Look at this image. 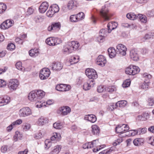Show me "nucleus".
Wrapping results in <instances>:
<instances>
[{"instance_id": "7ed1b4c3", "label": "nucleus", "mask_w": 154, "mask_h": 154, "mask_svg": "<svg viewBox=\"0 0 154 154\" xmlns=\"http://www.w3.org/2000/svg\"><path fill=\"white\" fill-rule=\"evenodd\" d=\"M46 43L50 46H54L59 45L62 42L60 38L54 37H50L47 38L45 40Z\"/></svg>"}, {"instance_id": "bf43d9fd", "label": "nucleus", "mask_w": 154, "mask_h": 154, "mask_svg": "<svg viewBox=\"0 0 154 154\" xmlns=\"http://www.w3.org/2000/svg\"><path fill=\"white\" fill-rule=\"evenodd\" d=\"M22 119H18L13 122L12 123H13V125H14L15 127H16V125L21 124L22 123Z\"/></svg>"}, {"instance_id": "5701e85b", "label": "nucleus", "mask_w": 154, "mask_h": 154, "mask_svg": "<svg viewBox=\"0 0 154 154\" xmlns=\"http://www.w3.org/2000/svg\"><path fill=\"white\" fill-rule=\"evenodd\" d=\"M108 52L109 56L111 58L115 57L117 53L115 49L113 47L109 48L108 49Z\"/></svg>"}, {"instance_id": "f704fd0d", "label": "nucleus", "mask_w": 154, "mask_h": 154, "mask_svg": "<svg viewBox=\"0 0 154 154\" xmlns=\"http://www.w3.org/2000/svg\"><path fill=\"white\" fill-rule=\"evenodd\" d=\"M138 17L137 18H138L140 21L141 23H146L147 20V18L146 17L143 15L141 14H139L137 15Z\"/></svg>"}, {"instance_id": "052dcab7", "label": "nucleus", "mask_w": 154, "mask_h": 154, "mask_svg": "<svg viewBox=\"0 0 154 154\" xmlns=\"http://www.w3.org/2000/svg\"><path fill=\"white\" fill-rule=\"evenodd\" d=\"M98 146H95L98 147L99 146V147H97L96 149L94 148L93 149V151L94 152H96L98 151L99 150H100V149H102L103 148H104L105 146V145H99V142H98Z\"/></svg>"}, {"instance_id": "338daca9", "label": "nucleus", "mask_w": 154, "mask_h": 154, "mask_svg": "<svg viewBox=\"0 0 154 154\" xmlns=\"http://www.w3.org/2000/svg\"><path fill=\"white\" fill-rule=\"evenodd\" d=\"M15 66L17 68L18 70H22V63L21 62H17Z\"/></svg>"}, {"instance_id": "09e8293b", "label": "nucleus", "mask_w": 154, "mask_h": 154, "mask_svg": "<svg viewBox=\"0 0 154 154\" xmlns=\"http://www.w3.org/2000/svg\"><path fill=\"white\" fill-rule=\"evenodd\" d=\"M77 17L76 14L72 15L69 18L70 21L72 22H76L78 21Z\"/></svg>"}, {"instance_id": "a211bd4d", "label": "nucleus", "mask_w": 154, "mask_h": 154, "mask_svg": "<svg viewBox=\"0 0 154 154\" xmlns=\"http://www.w3.org/2000/svg\"><path fill=\"white\" fill-rule=\"evenodd\" d=\"M10 97L8 96H5L3 97H0V106L7 104L10 102Z\"/></svg>"}, {"instance_id": "774afa93", "label": "nucleus", "mask_w": 154, "mask_h": 154, "mask_svg": "<svg viewBox=\"0 0 154 154\" xmlns=\"http://www.w3.org/2000/svg\"><path fill=\"white\" fill-rule=\"evenodd\" d=\"M42 137V133L39 132L35 135L34 137L36 139H39L41 138Z\"/></svg>"}, {"instance_id": "72a5a7b5", "label": "nucleus", "mask_w": 154, "mask_h": 154, "mask_svg": "<svg viewBox=\"0 0 154 154\" xmlns=\"http://www.w3.org/2000/svg\"><path fill=\"white\" fill-rule=\"evenodd\" d=\"M23 137V135L18 131L15 132V134L14 137V140L17 141L18 139H21Z\"/></svg>"}, {"instance_id": "a19ab883", "label": "nucleus", "mask_w": 154, "mask_h": 154, "mask_svg": "<svg viewBox=\"0 0 154 154\" xmlns=\"http://www.w3.org/2000/svg\"><path fill=\"white\" fill-rule=\"evenodd\" d=\"M35 106L38 108L45 107L46 106L45 102L43 101L41 102L38 101L35 103Z\"/></svg>"}, {"instance_id": "2f4dec72", "label": "nucleus", "mask_w": 154, "mask_h": 154, "mask_svg": "<svg viewBox=\"0 0 154 154\" xmlns=\"http://www.w3.org/2000/svg\"><path fill=\"white\" fill-rule=\"evenodd\" d=\"M127 17L130 20H134L137 18V15H136L134 13H129L126 15Z\"/></svg>"}, {"instance_id": "9d476101", "label": "nucleus", "mask_w": 154, "mask_h": 154, "mask_svg": "<svg viewBox=\"0 0 154 154\" xmlns=\"http://www.w3.org/2000/svg\"><path fill=\"white\" fill-rule=\"evenodd\" d=\"M100 14L101 17L105 20H108L109 19L108 10L105 6H103L100 11Z\"/></svg>"}, {"instance_id": "58836bf2", "label": "nucleus", "mask_w": 154, "mask_h": 154, "mask_svg": "<svg viewBox=\"0 0 154 154\" xmlns=\"http://www.w3.org/2000/svg\"><path fill=\"white\" fill-rule=\"evenodd\" d=\"M127 104V102L126 100H121L116 103L118 107H125Z\"/></svg>"}, {"instance_id": "6e6552de", "label": "nucleus", "mask_w": 154, "mask_h": 154, "mask_svg": "<svg viewBox=\"0 0 154 154\" xmlns=\"http://www.w3.org/2000/svg\"><path fill=\"white\" fill-rule=\"evenodd\" d=\"M19 85L18 80L15 79H10L9 81L8 87L11 90H15Z\"/></svg>"}, {"instance_id": "39448f33", "label": "nucleus", "mask_w": 154, "mask_h": 154, "mask_svg": "<svg viewBox=\"0 0 154 154\" xmlns=\"http://www.w3.org/2000/svg\"><path fill=\"white\" fill-rule=\"evenodd\" d=\"M86 75L90 79H94L97 78V75L96 71L94 69H87L85 71Z\"/></svg>"}, {"instance_id": "37998d69", "label": "nucleus", "mask_w": 154, "mask_h": 154, "mask_svg": "<svg viewBox=\"0 0 154 154\" xmlns=\"http://www.w3.org/2000/svg\"><path fill=\"white\" fill-rule=\"evenodd\" d=\"M50 8L54 13L58 12L59 10V7L57 4H53Z\"/></svg>"}, {"instance_id": "6ab92c4d", "label": "nucleus", "mask_w": 154, "mask_h": 154, "mask_svg": "<svg viewBox=\"0 0 154 154\" xmlns=\"http://www.w3.org/2000/svg\"><path fill=\"white\" fill-rule=\"evenodd\" d=\"M84 119L92 123L95 122L97 121V118L95 115L93 114H89L85 116Z\"/></svg>"}, {"instance_id": "4c0bfd02", "label": "nucleus", "mask_w": 154, "mask_h": 154, "mask_svg": "<svg viewBox=\"0 0 154 154\" xmlns=\"http://www.w3.org/2000/svg\"><path fill=\"white\" fill-rule=\"evenodd\" d=\"M124 135H122L121 134H119V137H120L117 139V140H116L113 143V145L114 146H116L121 143L123 141L122 137H124Z\"/></svg>"}, {"instance_id": "0e129e2a", "label": "nucleus", "mask_w": 154, "mask_h": 154, "mask_svg": "<svg viewBox=\"0 0 154 154\" xmlns=\"http://www.w3.org/2000/svg\"><path fill=\"white\" fill-rule=\"evenodd\" d=\"M6 85V82L2 79H0V88H4Z\"/></svg>"}, {"instance_id": "c9c22d12", "label": "nucleus", "mask_w": 154, "mask_h": 154, "mask_svg": "<svg viewBox=\"0 0 154 154\" xmlns=\"http://www.w3.org/2000/svg\"><path fill=\"white\" fill-rule=\"evenodd\" d=\"M143 142V140L142 139L137 138L133 141V143L135 146H139Z\"/></svg>"}, {"instance_id": "393cba45", "label": "nucleus", "mask_w": 154, "mask_h": 154, "mask_svg": "<svg viewBox=\"0 0 154 154\" xmlns=\"http://www.w3.org/2000/svg\"><path fill=\"white\" fill-rule=\"evenodd\" d=\"M149 118V113L144 112L141 115L138 116L137 119L138 120L145 121Z\"/></svg>"}, {"instance_id": "680f3d73", "label": "nucleus", "mask_w": 154, "mask_h": 154, "mask_svg": "<svg viewBox=\"0 0 154 154\" xmlns=\"http://www.w3.org/2000/svg\"><path fill=\"white\" fill-rule=\"evenodd\" d=\"M91 88L89 84L87 82L85 83L83 86V89L85 91L90 89Z\"/></svg>"}, {"instance_id": "9b49d317", "label": "nucleus", "mask_w": 154, "mask_h": 154, "mask_svg": "<svg viewBox=\"0 0 154 154\" xmlns=\"http://www.w3.org/2000/svg\"><path fill=\"white\" fill-rule=\"evenodd\" d=\"M71 88V87L69 85L63 84L57 85L56 87V90L62 92H65L68 91Z\"/></svg>"}, {"instance_id": "473e14b6", "label": "nucleus", "mask_w": 154, "mask_h": 154, "mask_svg": "<svg viewBox=\"0 0 154 154\" xmlns=\"http://www.w3.org/2000/svg\"><path fill=\"white\" fill-rule=\"evenodd\" d=\"M98 140H93L91 142L87 143L89 144L88 145V149H91L96 146H98Z\"/></svg>"}, {"instance_id": "49530a36", "label": "nucleus", "mask_w": 154, "mask_h": 154, "mask_svg": "<svg viewBox=\"0 0 154 154\" xmlns=\"http://www.w3.org/2000/svg\"><path fill=\"white\" fill-rule=\"evenodd\" d=\"M118 107L116 103H110L109 105V107L108 109L110 111H112L115 109H116Z\"/></svg>"}, {"instance_id": "c85d7f7f", "label": "nucleus", "mask_w": 154, "mask_h": 154, "mask_svg": "<svg viewBox=\"0 0 154 154\" xmlns=\"http://www.w3.org/2000/svg\"><path fill=\"white\" fill-rule=\"evenodd\" d=\"M69 61L71 64L76 63L79 61V57L78 56L72 57Z\"/></svg>"}, {"instance_id": "f257e3e1", "label": "nucleus", "mask_w": 154, "mask_h": 154, "mask_svg": "<svg viewBox=\"0 0 154 154\" xmlns=\"http://www.w3.org/2000/svg\"><path fill=\"white\" fill-rule=\"evenodd\" d=\"M79 46V43L77 41L69 42L63 46L62 52L64 54H68L78 50Z\"/></svg>"}, {"instance_id": "a18cd8bd", "label": "nucleus", "mask_w": 154, "mask_h": 154, "mask_svg": "<svg viewBox=\"0 0 154 154\" xmlns=\"http://www.w3.org/2000/svg\"><path fill=\"white\" fill-rule=\"evenodd\" d=\"M108 33H109L108 32V31H107L106 29H101L99 32V34L105 37H106Z\"/></svg>"}, {"instance_id": "a878e982", "label": "nucleus", "mask_w": 154, "mask_h": 154, "mask_svg": "<svg viewBox=\"0 0 154 154\" xmlns=\"http://www.w3.org/2000/svg\"><path fill=\"white\" fill-rule=\"evenodd\" d=\"M77 2L75 1L71 0L69 2L67 5L68 8L71 10L75 7H77Z\"/></svg>"}, {"instance_id": "4d7b16f0", "label": "nucleus", "mask_w": 154, "mask_h": 154, "mask_svg": "<svg viewBox=\"0 0 154 154\" xmlns=\"http://www.w3.org/2000/svg\"><path fill=\"white\" fill-rule=\"evenodd\" d=\"M15 46L13 43H10L8 45L7 47V49L10 51H12L15 49Z\"/></svg>"}, {"instance_id": "4468645a", "label": "nucleus", "mask_w": 154, "mask_h": 154, "mask_svg": "<svg viewBox=\"0 0 154 154\" xmlns=\"http://www.w3.org/2000/svg\"><path fill=\"white\" fill-rule=\"evenodd\" d=\"M14 23V22L13 20H7L1 24L0 28L3 29H7L11 27Z\"/></svg>"}, {"instance_id": "b1692460", "label": "nucleus", "mask_w": 154, "mask_h": 154, "mask_svg": "<svg viewBox=\"0 0 154 154\" xmlns=\"http://www.w3.org/2000/svg\"><path fill=\"white\" fill-rule=\"evenodd\" d=\"M61 148V145H57L54 146V149L51 151L50 154H58L60 151Z\"/></svg>"}, {"instance_id": "e2e57ef3", "label": "nucleus", "mask_w": 154, "mask_h": 154, "mask_svg": "<svg viewBox=\"0 0 154 154\" xmlns=\"http://www.w3.org/2000/svg\"><path fill=\"white\" fill-rule=\"evenodd\" d=\"M148 143L152 146H154V137H148Z\"/></svg>"}, {"instance_id": "5fc2aeb1", "label": "nucleus", "mask_w": 154, "mask_h": 154, "mask_svg": "<svg viewBox=\"0 0 154 154\" xmlns=\"http://www.w3.org/2000/svg\"><path fill=\"white\" fill-rule=\"evenodd\" d=\"M54 14V13L50 7L48 10L47 11L46 13L47 16L49 17H51Z\"/></svg>"}, {"instance_id": "cd10ccee", "label": "nucleus", "mask_w": 154, "mask_h": 154, "mask_svg": "<svg viewBox=\"0 0 154 154\" xmlns=\"http://www.w3.org/2000/svg\"><path fill=\"white\" fill-rule=\"evenodd\" d=\"M92 132L94 135H97L100 132V129L99 127L96 125H94L92 126Z\"/></svg>"}, {"instance_id": "79ce46f5", "label": "nucleus", "mask_w": 154, "mask_h": 154, "mask_svg": "<svg viewBox=\"0 0 154 154\" xmlns=\"http://www.w3.org/2000/svg\"><path fill=\"white\" fill-rule=\"evenodd\" d=\"M116 90V87L114 86H112L105 88V91L109 92H112Z\"/></svg>"}, {"instance_id": "c756f323", "label": "nucleus", "mask_w": 154, "mask_h": 154, "mask_svg": "<svg viewBox=\"0 0 154 154\" xmlns=\"http://www.w3.org/2000/svg\"><path fill=\"white\" fill-rule=\"evenodd\" d=\"M39 54L38 50L37 49H31L29 51V54L31 57H35L38 55Z\"/></svg>"}, {"instance_id": "1a4fd4ad", "label": "nucleus", "mask_w": 154, "mask_h": 154, "mask_svg": "<svg viewBox=\"0 0 154 154\" xmlns=\"http://www.w3.org/2000/svg\"><path fill=\"white\" fill-rule=\"evenodd\" d=\"M61 27V24L60 22H54L52 23L51 26H48V30L49 31H57L60 29Z\"/></svg>"}, {"instance_id": "8fccbe9b", "label": "nucleus", "mask_w": 154, "mask_h": 154, "mask_svg": "<svg viewBox=\"0 0 154 154\" xmlns=\"http://www.w3.org/2000/svg\"><path fill=\"white\" fill-rule=\"evenodd\" d=\"M149 82H146L145 81H144L141 85V88L144 89H148L149 87Z\"/></svg>"}, {"instance_id": "e433bc0d", "label": "nucleus", "mask_w": 154, "mask_h": 154, "mask_svg": "<svg viewBox=\"0 0 154 154\" xmlns=\"http://www.w3.org/2000/svg\"><path fill=\"white\" fill-rule=\"evenodd\" d=\"M138 133V130H130L125 135L129 136H134Z\"/></svg>"}, {"instance_id": "20e7f679", "label": "nucleus", "mask_w": 154, "mask_h": 154, "mask_svg": "<svg viewBox=\"0 0 154 154\" xmlns=\"http://www.w3.org/2000/svg\"><path fill=\"white\" fill-rule=\"evenodd\" d=\"M140 71V69L137 66L131 65L127 67L125 70V73L129 75H134Z\"/></svg>"}, {"instance_id": "13d9d810", "label": "nucleus", "mask_w": 154, "mask_h": 154, "mask_svg": "<svg viewBox=\"0 0 154 154\" xmlns=\"http://www.w3.org/2000/svg\"><path fill=\"white\" fill-rule=\"evenodd\" d=\"M148 105L149 106H152L154 104V99L153 98L150 97L149 98L148 100Z\"/></svg>"}, {"instance_id": "f3484780", "label": "nucleus", "mask_w": 154, "mask_h": 154, "mask_svg": "<svg viewBox=\"0 0 154 154\" xmlns=\"http://www.w3.org/2000/svg\"><path fill=\"white\" fill-rule=\"evenodd\" d=\"M51 67L53 70L59 71L62 69L63 65L60 62H55L52 64L51 66Z\"/></svg>"}, {"instance_id": "6e6d98bb", "label": "nucleus", "mask_w": 154, "mask_h": 154, "mask_svg": "<svg viewBox=\"0 0 154 154\" xmlns=\"http://www.w3.org/2000/svg\"><path fill=\"white\" fill-rule=\"evenodd\" d=\"M97 91L99 93H102L105 91V88H104L103 86L100 85L97 87Z\"/></svg>"}, {"instance_id": "423d86ee", "label": "nucleus", "mask_w": 154, "mask_h": 154, "mask_svg": "<svg viewBox=\"0 0 154 154\" xmlns=\"http://www.w3.org/2000/svg\"><path fill=\"white\" fill-rule=\"evenodd\" d=\"M50 74V72L47 68H44L40 71L39 77L41 80H45L48 78Z\"/></svg>"}, {"instance_id": "f8f14e48", "label": "nucleus", "mask_w": 154, "mask_h": 154, "mask_svg": "<svg viewBox=\"0 0 154 154\" xmlns=\"http://www.w3.org/2000/svg\"><path fill=\"white\" fill-rule=\"evenodd\" d=\"M116 48L118 53L123 56L126 55L127 48L124 45L122 44H119L117 46Z\"/></svg>"}, {"instance_id": "ea45409f", "label": "nucleus", "mask_w": 154, "mask_h": 154, "mask_svg": "<svg viewBox=\"0 0 154 154\" xmlns=\"http://www.w3.org/2000/svg\"><path fill=\"white\" fill-rule=\"evenodd\" d=\"M53 127L56 129H60L63 128V125L59 122H57L54 123L53 125Z\"/></svg>"}, {"instance_id": "f03ea898", "label": "nucleus", "mask_w": 154, "mask_h": 154, "mask_svg": "<svg viewBox=\"0 0 154 154\" xmlns=\"http://www.w3.org/2000/svg\"><path fill=\"white\" fill-rule=\"evenodd\" d=\"M45 95V92L42 90L33 91L28 94V98L31 101H38L43 98Z\"/></svg>"}, {"instance_id": "ddd939ff", "label": "nucleus", "mask_w": 154, "mask_h": 154, "mask_svg": "<svg viewBox=\"0 0 154 154\" xmlns=\"http://www.w3.org/2000/svg\"><path fill=\"white\" fill-rule=\"evenodd\" d=\"M96 64L101 66H105L106 63V58L103 55H99L96 59Z\"/></svg>"}, {"instance_id": "3c124183", "label": "nucleus", "mask_w": 154, "mask_h": 154, "mask_svg": "<svg viewBox=\"0 0 154 154\" xmlns=\"http://www.w3.org/2000/svg\"><path fill=\"white\" fill-rule=\"evenodd\" d=\"M77 17V19L78 21L82 20L85 18V14L83 13L82 12H79L77 14H76Z\"/></svg>"}, {"instance_id": "69168bd1", "label": "nucleus", "mask_w": 154, "mask_h": 154, "mask_svg": "<svg viewBox=\"0 0 154 154\" xmlns=\"http://www.w3.org/2000/svg\"><path fill=\"white\" fill-rule=\"evenodd\" d=\"M115 149L114 147H112L107 149L104 150V151H105L106 154H110L112 151Z\"/></svg>"}, {"instance_id": "c03bdc74", "label": "nucleus", "mask_w": 154, "mask_h": 154, "mask_svg": "<svg viewBox=\"0 0 154 154\" xmlns=\"http://www.w3.org/2000/svg\"><path fill=\"white\" fill-rule=\"evenodd\" d=\"M6 5L3 3H0V14L3 13L6 10Z\"/></svg>"}, {"instance_id": "7c9ffc66", "label": "nucleus", "mask_w": 154, "mask_h": 154, "mask_svg": "<svg viewBox=\"0 0 154 154\" xmlns=\"http://www.w3.org/2000/svg\"><path fill=\"white\" fill-rule=\"evenodd\" d=\"M142 76L144 81L146 82H149V80L151 78V75L147 72L142 73Z\"/></svg>"}, {"instance_id": "dca6fc26", "label": "nucleus", "mask_w": 154, "mask_h": 154, "mask_svg": "<svg viewBox=\"0 0 154 154\" xmlns=\"http://www.w3.org/2000/svg\"><path fill=\"white\" fill-rule=\"evenodd\" d=\"M59 110L63 116L66 115L71 112L70 108L67 106H62L59 108Z\"/></svg>"}, {"instance_id": "bb28decb", "label": "nucleus", "mask_w": 154, "mask_h": 154, "mask_svg": "<svg viewBox=\"0 0 154 154\" xmlns=\"http://www.w3.org/2000/svg\"><path fill=\"white\" fill-rule=\"evenodd\" d=\"M61 137L60 134L55 133L51 137V141H59L61 139Z\"/></svg>"}, {"instance_id": "4be33fe9", "label": "nucleus", "mask_w": 154, "mask_h": 154, "mask_svg": "<svg viewBox=\"0 0 154 154\" xmlns=\"http://www.w3.org/2000/svg\"><path fill=\"white\" fill-rule=\"evenodd\" d=\"M118 25L117 23L116 22L109 23L107 25L108 32L110 33L112 30L116 29Z\"/></svg>"}, {"instance_id": "864d4df0", "label": "nucleus", "mask_w": 154, "mask_h": 154, "mask_svg": "<svg viewBox=\"0 0 154 154\" xmlns=\"http://www.w3.org/2000/svg\"><path fill=\"white\" fill-rule=\"evenodd\" d=\"M116 132L118 133H123L124 132L122 125H119L116 128Z\"/></svg>"}, {"instance_id": "2eb2a0df", "label": "nucleus", "mask_w": 154, "mask_h": 154, "mask_svg": "<svg viewBox=\"0 0 154 154\" xmlns=\"http://www.w3.org/2000/svg\"><path fill=\"white\" fill-rule=\"evenodd\" d=\"M130 56L133 60L137 61L139 59V55L137 50L132 49L130 51Z\"/></svg>"}, {"instance_id": "412c9836", "label": "nucleus", "mask_w": 154, "mask_h": 154, "mask_svg": "<svg viewBox=\"0 0 154 154\" xmlns=\"http://www.w3.org/2000/svg\"><path fill=\"white\" fill-rule=\"evenodd\" d=\"M48 120L47 118L41 116L38 119L37 123L39 125H43L48 122Z\"/></svg>"}, {"instance_id": "603ef678", "label": "nucleus", "mask_w": 154, "mask_h": 154, "mask_svg": "<svg viewBox=\"0 0 154 154\" xmlns=\"http://www.w3.org/2000/svg\"><path fill=\"white\" fill-rule=\"evenodd\" d=\"M131 83L130 80L129 79L125 80L122 84V87L123 88H126L129 87Z\"/></svg>"}, {"instance_id": "aec40b11", "label": "nucleus", "mask_w": 154, "mask_h": 154, "mask_svg": "<svg viewBox=\"0 0 154 154\" xmlns=\"http://www.w3.org/2000/svg\"><path fill=\"white\" fill-rule=\"evenodd\" d=\"M48 7V5L47 2H43L39 6V12L41 13H44L47 10Z\"/></svg>"}, {"instance_id": "0eeeda50", "label": "nucleus", "mask_w": 154, "mask_h": 154, "mask_svg": "<svg viewBox=\"0 0 154 154\" xmlns=\"http://www.w3.org/2000/svg\"><path fill=\"white\" fill-rule=\"evenodd\" d=\"M30 109L28 107L20 109L19 112V115L20 117H25L31 114Z\"/></svg>"}, {"instance_id": "de8ad7c7", "label": "nucleus", "mask_w": 154, "mask_h": 154, "mask_svg": "<svg viewBox=\"0 0 154 154\" xmlns=\"http://www.w3.org/2000/svg\"><path fill=\"white\" fill-rule=\"evenodd\" d=\"M45 143V148L46 149H48L51 146V142L49 140H46Z\"/></svg>"}]
</instances>
